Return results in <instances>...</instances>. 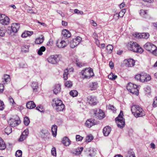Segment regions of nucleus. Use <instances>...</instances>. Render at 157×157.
Instances as JSON below:
<instances>
[{
    "label": "nucleus",
    "instance_id": "obj_26",
    "mask_svg": "<svg viewBox=\"0 0 157 157\" xmlns=\"http://www.w3.org/2000/svg\"><path fill=\"white\" fill-rule=\"evenodd\" d=\"M26 106L27 109H31L35 107L36 105L33 101H31L27 103Z\"/></svg>",
    "mask_w": 157,
    "mask_h": 157
},
{
    "label": "nucleus",
    "instance_id": "obj_34",
    "mask_svg": "<svg viewBox=\"0 0 157 157\" xmlns=\"http://www.w3.org/2000/svg\"><path fill=\"white\" fill-rule=\"evenodd\" d=\"M113 46L111 44H109L106 46L107 53L109 54L111 53L113 49Z\"/></svg>",
    "mask_w": 157,
    "mask_h": 157
},
{
    "label": "nucleus",
    "instance_id": "obj_45",
    "mask_svg": "<svg viewBox=\"0 0 157 157\" xmlns=\"http://www.w3.org/2000/svg\"><path fill=\"white\" fill-rule=\"evenodd\" d=\"M22 155V151L20 150H17L15 154L16 157H21Z\"/></svg>",
    "mask_w": 157,
    "mask_h": 157
},
{
    "label": "nucleus",
    "instance_id": "obj_61",
    "mask_svg": "<svg viewBox=\"0 0 157 157\" xmlns=\"http://www.w3.org/2000/svg\"><path fill=\"white\" fill-rule=\"evenodd\" d=\"M95 43L96 44V45L98 47H99L100 46V44L99 40L98 39H96L95 40Z\"/></svg>",
    "mask_w": 157,
    "mask_h": 157
},
{
    "label": "nucleus",
    "instance_id": "obj_28",
    "mask_svg": "<svg viewBox=\"0 0 157 157\" xmlns=\"http://www.w3.org/2000/svg\"><path fill=\"white\" fill-rule=\"evenodd\" d=\"M57 128V126L55 125H52V134L54 137H56V136Z\"/></svg>",
    "mask_w": 157,
    "mask_h": 157
},
{
    "label": "nucleus",
    "instance_id": "obj_12",
    "mask_svg": "<svg viewBox=\"0 0 157 157\" xmlns=\"http://www.w3.org/2000/svg\"><path fill=\"white\" fill-rule=\"evenodd\" d=\"M20 25L17 23H13L12 24L9 28L11 29V31L13 33H16L19 30L20 28Z\"/></svg>",
    "mask_w": 157,
    "mask_h": 157
},
{
    "label": "nucleus",
    "instance_id": "obj_62",
    "mask_svg": "<svg viewBox=\"0 0 157 157\" xmlns=\"http://www.w3.org/2000/svg\"><path fill=\"white\" fill-rule=\"evenodd\" d=\"M125 6V4L124 2H122L119 5V8L120 9H122Z\"/></svg>",
    "mask_w": 157,
    "mask_h": 157
},
{
    "label": "nucleus",
    "instance_id": "obj_35",
    "mask_svg": "<svg viewBox=\"0 0 157 157\" xmlns=\"http://www.w3.org/2000/svg\"><path fill=\"white\" fill-rule=\"evenodd\" d=\"M6 147V145L2 139H0V149L4 150Z\"/></svg>",
    "mask_w": 157,
    "mask_h": 157
},
{
    "label": "nucleus",
    "instance_id": "obj_8",
    "mask_svg": "<svg viewBox=\"0 0 157 157\" xmlns=\"http://www.w3.org/2000/svg\"><path fill=\"white\" fill-rule=\"evenodd\" d=\"M53 101L55 105V109L57 111H61L63 110L65 106L61 100L55 99Z\"/></svg>",
    "mask_w": 157,
    "mask_h": 157
},
{
    "label": "nucleus",
    "instance_id": "obj_9",
    "mask_svg": "<svg viewBox=\"0 0 157 157\" xmlns=\"http://www.w3.org/2000/svg\"><path fill=\"white\" fill-rule=\"evenodd\" d=\"M10 22L9 18L6 15L0 14V23L3 25H7Z\"/></svg>",
    "mask_w": 157,
    "mask_h": 157
},
{
    "label": "nucleus",
    "instance_id": "obj_54",
    "mask_svg": "<svg viewBox=\"0 0 157 157\" xmlns=\"http://www.w3.org/2000/svg\"><path fill=\"white\" fill-rule=\"evenodd\" d=\"M22 134L23 135H24L26 137L29 134V129H26L23 132Z\"/></svg>",
    "mask_w": 157,
    "mask_h": 157
},
{
    "label": "nucleus",
    "instance_id": "obj_40",
    "mask_svg": "<svg viewBox=\"0 0 157 157\" xmlns=\"http://www.w3.org/2000/svg\"><path fill=\"white\" fill-rule=\"evenodd\" d=\"M133 36L137 38H141V33L137 32L134 33L132 34Z\"/></svg>",
    "mask_w": 157,
    "mask_h": 157
},
{
    "label": "nucleus",
    "instance_id": "obj_55",
    "mask_svg": "<svg viewBox=\"0 0 157 157\" xmlns=\"http://www.w3.org/2000/svg\"><path fill=\"white\" fill-rule=\"evenodd\" d=\"M74 12L78 14L82 15L83 14V12L82 11H80L77 9L75 10Z\"/></svg>",
    "mask_w": 157,
    "mask_h": 157
},
{
    "label": "nucleus",
    "instance_id": "obj_21",
    "mask_svg": "<svg viewBox=\"0 0 157 157\" xmlns=\"http://www.w3.org/2000/svg\"><path fill=\"white\" fill-rule=\"evenodd\" d=\"M33 34V32L31 31H26L22 33L21 37L23 38H25L30 36Z\"/></svg>",
    "mask_w": 157,
    "mask_h": 157
},
{
    "label": "nucleus",
    "instance_id": "obj_30",
    "mask_svg": "<svg viewBox=\"0 0 157 157\" xmlns=\"http://www.w3.org/2000/svg\"><path fill=\"white\" fill-rule=\"evenodd\" d=\"M108 78L110 80L113 81L115 80L117 77V75H115L113 73H111L108 76Z\"/></svg>",
    "mask_w": 157,
    "mask_h": 157
},
{
    "label": "nucleus",
    "instance_id": "obj_33",
    "mask_svg": "<svg viewBox=\"0 0 157 157\" xmlns=\"http://www.w3.org/2000/svg\"><path fill=\"white\" fill-rule=\"evenodd\" d=\"M46 50V48L44 46H41L38 51L37 54L41 56L43 54V52H44Z\"/></svg>",
    "mask_w": 157,
    "mask_h": 157
},
{
    "label": "nucleus",
    "instance_id": "obj_46",
    "mask_svg": "<svg viewBox=\"0 0 157 157\" xmlns=\"http://www.w3.org/2000/svg\"><path fill=\"white\" fill-rule=\"evenodd\" d=\"M83 149V147H81L77 149L76 150L75 154L77 155H80L81 154L82 151Z\"/></svg>",
    "mask_w": 157,
    "mask_h": 157
},
{
    "label": "nucleus",
    "instance_id": "obj_29",
    "mask_svg": "<svg viewBox=\"0 0 157 157\" xmlns=\"http://www.w3.org/2000/svg\"><path fill=\"white\" fill-rule=\"evenodd\" d=\"M44 39L43 37L41 36L37 38L35 40V43L36 44H40L42 43L44 41Z\"/></svg>",
    "mask_w": 157,
    "mask_h": 157
},
{
    "label": "nucleus",
    "instance_id": "obj_43",
    "mask_svg": "<svg viewBox=\"0 0 157 157\" xmlns=\"http://www.w3.org/2000/svg\"><path fill=\"white\" fill-rule=\"evenodd\" d=\"M24 122L25 125H28L30 122L29 119L28 117H25L24 118Z\"/></svg>",
    "mask_w": 157,
    "mask_h": 157
},
{
    "label": "nucleus",
    "instance_id": "obj_13",
    "mask_svg": "<svg viewBox=\"0 0 157 157\" xmlns=\"http://www.w3.org/2000/svg\"><path fill=\"white\" fill-rule=\"evenodd\" d=\"M139 15L141 17L143 18H149L150 17L146 10H141L139 12Z\"/></svg>",
    "mask_w": 157,
    "mask_h": 157
},
{
    "label": "nucleus",
    "instance_id": "obj_39",
    "mask_svg": "<svg viewBox=\"0 0 157 157\" xmlns=\"http://www.w3.org/2000/svg\"><path fill=\"white\" fill-rule=\"evenodd\" d=\"M78 93L77 91L73 90L70 92V94L73 97H75L78 95Z\"/></svg>",
    "mask_w": 157,
    "mask_h": 157
},
{
    "label": "nucleus",
    "instance_id": "obj_63",
    "mask_svg": "<svg viewBox=\"0 0 157 157\" xmlns=\"http://www.w3.org/2000/svg\"><path fill=\"white\" fill-rule=\"evenodd\" d=\"M93 36L94 39V40L98 39V36L97 33H93Z\"/></svg>",
    "mask_w": 157,
    "mask_h": 157
},
{
    "label": "nucleus",
    "instance_id": "obj_22",
    "mask_svg": "<svg viewBox=\"0 0 157 157\" xmlns=\"http://www.w3.org/2000/svg\"><path fill=\"white\" fill-rule=\"evenodd\" d=\"M62 34L63 36L65 37L68 38L71 36V34L70 32L66 29H63L62 31Z\"/></svg>",
    "mask_w": 157,
    "mask_h": 157
},
{
    "label": "nucleus",
    "instance_id": "obj_60",
    "mask_svg": "<svg viewBox=\"0 0 157 157\" xmlns=\"http://www.w3.org/2000/svg\"><path fill=\"white\" fill-rule=\"evenodd\" d=\"M109 66L111 69H113L114 67V65L112 61H110L109 63Z\"/></svg>",
    "mask_w": 157,
    "mask_h": 157
},
{
    "label": "nucleus",
    "instance_id": "obj_31",
    "mask_svg": "<svg viewBox=\"0 0 157 157\" xmlns=\"http://www.w3.org/2000/svg\"><path fill=\"white\" fill-rule=\"evenodd\" d=\"M6 27L3 26L0 29V36H5L6 32Z\"/></svg>",
    "mask_w": 157,
    "mask_h": 157
},
{
    "label": "nucleus",
    "instance_id": "obj_16",
    "mask_svg": "<svg viewBox=\"0 0 157 157\" xmlns=\"http://www.w3.org/2000/svg\"><path fill=\"white\" fill-rule=\"evenodd\" d=\"M56 45L58 47L62 48L66 46L67 44L65 40H58L56 41Z\"/></svg>",
    "mask_w": 157,
    "mask_h": 157
},
{
    "label": "nucleus",
    "instance_id": "obj_44",
    "mask_svg": "<svg viewBox=\"0 0 157 157\" xmlns=\"http://www.w3.org/2000/svg\"><path fill=\"white\" fill-rule=\"evenodd\" d=\"M68 72V70L67 69H66L64 70L63 78L65 80H66L67 78Z\"/></svg>",
    "mask_w": 157,
    "mask_h": 157
},
{
    "label": "nucleus",
    "instance_id": "obj_36",
    "mask_svg": "<svg viewBox=\"0 0 157 157\" xmlns=\"http://www.w3.org/2000/svg\"><path fill=\"white\" fill-rule=\"evenodd\" d=\"M8 100L9 103L13 107L16 106V103L12 98L10 97L9 98Z\"/></svg>",
    "mask_w": 157,
    "mask_h": 157
},
{
    "label": "nucleus",
    "instance_id": "obj_20",
    "mask_svg": "<svg viewBox=\"0 0 157 157\" xmlns=\"http://www.w3.org/2000/svg\"><path fill=\"white\" fill-rule=\"evenodd\" d=\"M30 46L29 45L24 44L21 47V51L23 53H25L29 52Z\"/></svg>",
    "mask_w": 157,
    "mask_h": 157
},
{
    "label": "nucleus",
    "instance_id": "obj_3",
    "mask_svg": "<svg viewBox=\"0 0 157 157\" xmlns=\"http://www.w3.org/2000/svg\"><path fill=\"white\" fill-rule=\"evenodd\" d=\"M132 113L136 117H142L145 115L143 109L140 106L137 105L132 106L131 109Z\"/></svg>",
    "mask_w": 157,
    "mask_h": 157
},
{
    "label": "nucleus",
    "instance_id": "obj_11",
    "mask_svg": "<svg viewBox=\"0 0 157 157\" xmlns=\"http://www.w3.org/2000/svg\"><path fill=\"white\" fill-rule=\"evenodd\" d=\"M95 117L99 119H101L105 117L104 113L100 109H96L94 111Z\"/></svg>",
    "mask_w": 157,
    "mask_h": 157
},
{
    "label": "nucleus",
    "instance_id": "obj_25",
    "mask_svg": "<svg viewBox=\"0 0 157 157\" xmlns=\"http://www.w3.org/2000/svg\"><path fill=\"white\" fill-rule=\"evenodd\" d=\"M98 87V84L95 82H92L89 85V87L91 90H94Z\"/></svg>",
    "mask_w": 157,
    "mask_h": 157
},
{
    "label": "nucleus",
    "instance_id": "obj_23",
    "mask_svg": "<svg viewBox=\"0 0 157 157\" xmlns=\"http://www.w3.org/2000/svg\"><path fill=\"white\" fill-rule=\"evenodd\" d=\"M125 12V9H122L121 11L119 13H116L114 15V16L117 17L118 18L119 17H122L124 16Z\"/></svg>",
    "mask_w": 157,
    "mask_h": 157
},
{
    "label": "nucleus",
    "instance_id": "obj_41",
    "mask_svg": "<svg viewBox=\"0 0 157 157\" xmlns=\"http://www.w3.org/2000/svg\"><path fill=\"white\" fill-rule=\"evenodd\" d=\"M141 38L147 39L149 36V34L148 33H141Z\"/></svg>",
    "mask_w": 157,
    "mask_h": 157
},
{
    "label": "nucleus",
    "instance_id": "obj_27",
    "mask_svg": "<svg viewBox=\"0 0 157 157\" xmlns=\"http://www.w3.org/2000/svg\"><path fill=\"white\" fill-rule=\"evenodd\" d=\"M60 85L59 84H57L54 86L53 92L55 94H56L60 91Z\"/></svg>",
    "mask_w": 157,
    "mask_h": 157
},
{
    "label": "nucleus",
    "instance_id": "obj_10",
    "mask_svg": "<svg viewBox=\"0 0 157 157\" xmlns=\"http://www.w3.org/2000/svg\"><path fill=\"white\" fill-rule=\"evenodd\" d=\"M81 40V38L79 36H77L75 38L72 39L70 42V47L72 48H75L79 43Z\"/></svg>",
    "mask_w": 157,
    "mask_h": 157
},
{
    "label": "nucleus",
    "instance_id": "obj_52",
    "mask_svg": "<svg viewBox=\"0 0 157 157\" xmlns=\"http://www.w3.org/2000/svg\"><path fill=\"white\" fill-rule=\"evenodd\" d=\"M4 104L3 102L0 100V111L4 109Z\"/></svg>",
    "mask_w": 157,
    "mask_h": 157
},
{
    "label": "nucleus",
    "instance_id": "obj_15",
    "mask_svg": "<svg viewBox=\"0 0 157 157\" xmlns=\"http://www.w3.org/2000/svg\"><path fill=\"white\" fill-rule=\"evenodd\" d=\"M48 62L51 64H56L57 63V57L54 55H52L47 59Z\"/></svg>",
    "mask_w": 157,
    "mask_h": 157
},
{
    "label": "nucleus",
    "instance_id": "obj_38",
    "mask_svg": "<svg viewBox=\"0 0 157 157\" xmlns=\"http://www.w3.org/2000/svg\"><path fill=\"white\" fill-rule=\"evenodd\" d=\"M12 128L10 126L6 127L5 129V132L7 135L10 134L12 132Z\"/></svg>",
    "mask_w": 157,
    "mask_h": 157
},
{
    "label": "nucleus",
    "instance_id": "obj_58",
    "mask_svg": "<svg viewBox=\"0 0 157 157\" xmlns=\"http://www.w3.org/2000/svg\"><path fill=\"white\" fill-rule=\"evenodd\" d=\"M25 138L26 137L25 136L23 135L22 134V135L21 136L19 139V141H23Z\"/></svg>",
    "mask_w": 157,
    "mask_h": 157
},
{
    "label": "nucleus",
    "instance_id": "obj_2",
    "mask_svg": "<svg viewBox=\"0 0 157 157\" xmlns=\"http://www.w3.org/2000/svg\"><path fill=\"white\" fill-rule=\"evenodd\" d=\"M135 78L137 81L142 83L149 82L151 80V75L146 73H142L136 75Z\"/></svg>",
    "mask_w": 157,
    "mask_h": 157
},
{
    "label": "nucleus",
    "instance_id": "obj_57",
    "mask_svg": "<svg viewBox=\"0 0 157 157\" xmlns=\"http://www.w3.org/2000/svg\"><path fill=\"white\" fill-rule=\"evenodd\" d=\"M4 86L2 84H0V94L2 93L4 90Z\"/></svg>",
    "mask_w": 157,
    "mask_h": 157
},
{
    "label": "nucleus",
    "instance_id": "obj_1",
    "mask_svg": "<svg viewBox=\"0 0 157 157\" xmlns=\"http://www.w3.org/2000/svg\"><path fill=\"white\" fill-rule=\"evenodd\" d=\"M125 47L128 50L134 52L141 53L144 51L143 49L136 42L132 41L127 42Z\"/></svg>",
    "mask_w": 157,
    "mask_h": 157
},
{
    "label": "nucleus",
    "instance_id": "obj_18",
    "mask_svg": "<svg viewBox=\"0 0 157 157\" xmlns=\"http://www.w3.org/2000/svg\"><path fill=\"white\" fill-rule=\"evenodd\" d=\"M88 101L92 105H95L97 103L96 98L94 96H90L88 98Z\"/></svg>",
    "mask_w": 157,
    "mask_h": 157
},
{
    "label": "nucleus",
    "instance_id": "obj_4",
    "mask_svg": "<svg viewBox=\"0 0 157 157\" xmlns=\"http://www.w3.org/2000/svg\"><path fill=\"white\" fill-rule=\"evenodd\" d=\"M80 77L83 79H89L94 75L93 70L90 67L82 70L79 74Z\"/></svg>",
    "mask_w": 157,
    "mask_h": 157
},
{
    "label": "nucleus",
    "instance_id": "obj_24",
    "mask_svg": "<svg viewBox=\"0 0 157 157\" xmlns=\"http://www.w3.org/2000/svg\"><path fill=\"white\" fill-rule=\"evenodd\" d=\"M62 143L65 146H68L71 144V141L67 137L63 138L62 140Z\"/></svg>",
    "mask_w": 157,
    "mask_h": 157
},
{
    "label": "nucleus",
    "instance_id": "obj_7",
    "mask_svg": "<svg viewBox=\"0 0 157 157\" xmlns=\"http://www.w3.org/2000/svg\"><path fill=\"white\" fill-rule=\"evenodd\" d=\"M123 113L121 111L117 117L116 118L115 121L119 127H123L125 124L124 120L123 117Z\"/></svg>",
    "mask_w": 157,
    "mask_h": 157
},
{
    "label": "nucleus",
    "instance_id": "obj_64",
    "mask_svg": "<svg viewBox=\"0 0 157 157\" xmlns=\"http://www.w3.org/2000/svg\"><path fill=\"white\" fill-rule=\"evenodd\" d=\"M152 26L155 29H157V22L154 23L152 24Z\"/></svg>",
    "mask_w": 157,
    "mask_h": 157
},
{
    "label": "nucleus",
    "instance_id": "obj_14",
    "mask_svg": "<svg viewBox=\"0 0 157 157\" xmlns=\"http://www.w3.org/2000/svg\"><path fill=\"white\" fill-rule=\"evenodd\" d=\"M124 63L125 65L128 67H131L133 66L135 64V60L132 59H126L124 60Z\"/></svg>",
    "mask_w": 157,
    "mask_h": 157
},
{
    "label": "nucleus",
    "instance_id": "obj_6",
    "mask_svg": "<svg viewBox=\"0 0 157 157\" xmlns=\"http://www.w3.org/2000/svg\"><path fill=\"white\" fill-rule=\"evenodd\" d=\"M127 90L133 94L136 95L139 94V90L137 86L131 83H128L127 86Z\"/></svg>",
    "mask_w": 157,
    "mask_h": 157
},
{
    "label": "nucleus",
    "instance_id": "obj_17",
    "mask_svg": "<svg viewBox=\"0 0 157 157\" xmlns=\"http://www.w3.org/2000/svg\"><path fill=\"white\" fill-rule=\"evenodd\" d=\"M111 128L108 126L105 127L103 130V132L104 135L105 136H108L111 131Z\"/></svg>",
    "mask_w": 157,
    "mask_h": 157
},
{
    "label": "nucleus",
    "instance_id": "obj_48",
    "mask_svg": "<svg viewBox=\"0 0 157 157\" xmlns=\"http://www.w3.org/2000/svg\"><path fill=\"white\" fill-rule=\"evenodd\" d=\"M83 137L79 135H77L76 136V140L77 141H81L83 139Z\"/></svg>",
    "mask_w": 157,
    "mask_h": 157
},
{
    "label": "nucleus",
    "instance_id": "obj_37",
    "mask_svg": "<svg viewBox=\"0 0 157 157\" xmlns=\"http://www.w3.org/2000/svg\"><path fill=\"white\" fill-rule=\"evenodd\" d=\"M9 122L12 126H15L17 125V121L13 119H10Z\"/></svg>",
    "mask_w": 157,
    "mask_h": 157
},
{
    "label": "nucleus",
    "instance_id": "obj_19",
    "mask_svg": "<svg viewBox=\"0 0 157 157\" xmlns=\"http://www.w3.org/2000/svg\"><path fill=\"white\" fill-rule=\"evenodd\" d=\"M95 124H96L94 122V120L91 119L87 120L85 123L86 126L88 128L91 127Z\"/></svg>",
    "mask_w": 157,
    "mask_h": 157
},
{
    "label": "nucleus",
    "instance_id": "obj_47",
    "mask_svg": "<svg viewBox=\"0 0 157 157\" xmlns=\"http://www.w3.org/2000/svg\"><path fill=\"white\" fill-rule=\"evenodd\" d=\"M65 85L66 87H70L72 86V84L71 82L67 81L65 82Z\"/></svg>",
    "mask_w": 157,
    "mask_h": 157
},
{
    "label": "nucleus",
    "instance_id": "obj_51",
    "mask_svg": "<svg viewBox=\"0 0 157 157\" xmlns=\"http://www.w3.org/2000/svg\"><path fill=\"white\" fill-rule=\"evenodd\" d=\"M51 151L52 154L53 156H56V148L54 147L52 148Z\"/></svg>",
    "mask_w": 157,
    "mask_h": 157
},
{
    "label": "nucleus",
    "instance_id": "obj_59",
    "mask_svg": "<svg viewBox=\"0 0 157 157\" xmlns=\"http://www.w3.org/2000/svg\"><path fill=\"white\" fill-rule=\"evenodd\" d=\"M90 23L94 26H96L97 25V24L93 20L90 21Z\"/></svg>",
    "mask_w": 157,
    "mask_h": 157
},
{
    "label": "nucleus",
    "instance_id": "obj_42",
    "mask_svg": "<svg viewBox=\"0 0 157 157\" xmlns=\"http://www.w3.org/2000/svg\"><path fill=\"white\" fill-rule=\"evenodd\" d=\"M3 82H7L10 80V77L9 75H5L4 76L3 78Z\"/></svg>",
    "mask_w": 157,
    "mask_h": 157
},
{
    "label": "nucleus",
    "instance_id": "obj_53",
    "mask_svg": "<svg viewBox=\"0 0 157 157\" xmlns=\"http://www.w3.org/2000/svg\"><path fill=\"white\" fill-rule=\"evenodd\" d=\"M152 105L154 107L157 106V96L155 98Z\"/></svg>",
    "mask_w": 157,
    "mask_h": 157
},
{
    "label": "nucleus",
    "instance_id": "obj_32",
    "mask_svg": "<svg viewBox=\"0 0 157 157\" xmlns=\"http://www.w3.org/2000/svg\"><path fill=\"white\" fill-rule=\"evenodd\" d=\"M94 139V137L91 134L87 135L85 138V141L86 143H89L91 141Z\"/></svg>",
    "mask_w": 157,
    "mask_h": 157
},
{
    "label": "nucleus",
    "instance_id": "obj_5",
    "mask_svg": "<svg viewBox=\"0 0 157 157\" xmlns=\"http://www.w3.org/2000/svg\"><path fill=\"white\" fill-rule=\"evenodd\" d=\"M145 48L154 55L157 56V47L149 42L147 43L144 46Z\"/></svg>",
    "mask_w": 157,
    "mask_h": 157
},
{
    "label": "nucleus",
    "instance_id": "obj_56",
    "mask_svg": "<svg viewBox=\"0 0 157 157\" xmlns=\"http://www.w3.org/2000/svg\"><path fill=\"white\" fill-rule=\"evenodd\" d=\"M36 109L41 112H43L44 111L43 107L42 106H37L36 107Z\"/></svg>",
    "mask_w": 157,
    "mask_h": 157
},
{
    "label": "nucleus",
    "instance_id": "obj_49",
    "mask_svg": "<svg viewBox=\"0 0 157 157\" xmlns=\"http://www.w3.org/2000/svg\"><path fill=\"white\" fill-rule=\"evenodd\" d=\"M31 86L34 90H36L37 87V83L36 82H33L31 84Z\"/></svg>",
    "mask_w": 157,
    "mask_h": 157
},
{
    "label": "nucleus",
    "instance_id": "obj_50",
    "mask_svg": "<svg viewBox=\"0 0 157 157\" xmlns=\"http://www.w3.org/2000/svg\"><path fill=\"white\" fill-rule=\"evenodd\" d=\"M53 44V40L52 39H50L46 43L47 46H52Z\"/></svg>",
    "mask_w": 157,
    "mask_h": 157
}]
</instances>
